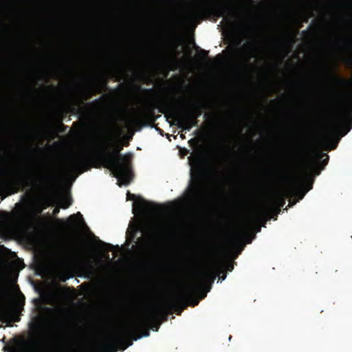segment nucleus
Here are the masks:
<instances>
[{"label": "nucleus", "instance_id": "nucleus-1", "mask_svg": "<svg viewBox=\"0 0 352 352\" xmlns=\"http://www.w3.org/2000/svg\"><path fill=\"white\" fill-rule=\"evenodd\" d=\"M127 198L133 200L132 210L135 218L129 226L128 234L133 236L144 224L150 222L160 231H166L171 227L172 218L168 212L159 211L154 204L129 192Z\"/></svg>", "mask_w": 352, "mask_h": 352}, {"label": "nucleus", "instance_id": "nucleus-2", "mask_svg": "<svg viewBox=\"0 0 352 352\" xmlns=\"http://www.w3.org/2000/svg\"><path fill=\"white\" fill-rule=\"evenodd\" d=\"M104 164L117 178L119 186L127 185L129 183L131 171L127 157H120L117 153H108L104 156Z\"/></svg>", "mask_w": 352, "mask_h": 352}, {"label": "nucleus", "instance_id": "nucleus-3", "mask_svg": "<svg viewBox=\"0 0 352 352\" xmlns=\"http://www.w3.org/2000/svg\"><path fill=\"white\" fill-rule=\"evenodd\" d=\"M56 225L61 230L68 231L74 229L82 228L84 221L82 214L78 212L75 214L71 215L67 220L58 219L56 220Z\"/></svg>", "mask_w": 352, "mask_h": 352}, {"label": "nucleus", "instance_id": "nucleus-4", "mask_svg": "<svg viewBox=\"0 0 352 352\" xmlns=\"http://www.w3.org/2000/svg\"><path fill=\"white\" fill-rule=\"evenodd\" d=\"M69 262L66 258H61L56 267L55 273L57 278L65 281L69 278Z\"/></svg>", "mask_w": 352, "mask_h": 352}, {"label": "nucleus", "instance_id": "nucleus-5", "mask_svg": "<svg viewBox=\"0 0 352 352\" xmlns=\"http://www.w3.org/2000/svg\"><path fill=\"white\" fill-rule=\"evenodd\" d=\"M190 166V173L192 177L198 176L201 172L200 162L198 159H189Z\"/></svg>", "mask_w": 352, "mask_h": 352}, {"label": "nucleus", "instance_id": "nucleus-6", "mask_svg": "<svg viewBox=\"0 0 352 352\" xmlns=\"http://www.w3.org/2000/svg\"><path fill=\"white\" fill-rule=\"evenodd\" d=\"M82 163V159L80 157H76L69 168L70 170L72 172L78 171L81 168Z\"/></svg>", "mask_w": 352, "mask_h": 352}, {"label": "nucleus", "instance_id": "nucleus-7", "mask_svg": "<svg viewBox=\"0 0 352 352\" xmlns=\"http://www.w3.org/2000/svg\"><path fill=\"white\" fill-rule=\"evenodd\" d=\"M227 10H228L227 5L224 3H220L217 8L216 14L219 16H223Z\"/></svg>", "mask_w": 352, "mask_h": 352}, {"label": "nucleus", "instance_id": "nucleus-8", "mask_svg": "<svg viewBox=\"0 0 352 352\" xmlns=\"http://www.w3.org/2000/svg\"><path fill=\"white\" fill-rule=\"evenodd\" d=\"M71 205V201L68 196L63 197L60 201V206L63 208H67Z\"/></svg>", "mask_w": 352, "mask_h": 352}, {"label": "nucleus", "instance_id": "nucleus-9", "mask_svg": "<svg viewBox=\"0 0 352 352\" xmlns=\"http://www.w3.org/2000/svg\"><path fill=\"white\" fill-rule=\"evenodd\" d=\"M351 129V125L349 123H344L342 126V130L344 129V131L341 134V136L346 135Z\"/></svg>", "mask_w": 352, "mask_h": 352}, {"label": "nucleus", "instance_id": "nucleus-10", "mask_svg": "<svg viewBox=\"0 0 352 352\" xmlns=\"http://www.w3.org/2000/svg\"><path fill=\"white\" fill-rule=\"evenodd\" d=\"M311 188V186H309L305 191L302 192V190H298L297 192L296 196L298 197V200L302 199L305 195V193L309 191Z\"/></svg>", "mask_w": 352, "mask_h": 352}, {"label": "nucleus", "instance_id": "nucleus-11", "mask_svg": "<svg viewBox=\"0 0 352 352\" xmlns=\"http://www.w3.org/2000/svg\"><path fill=\"white\" fill-rule=\"evenodd\" d=\"M184 129L187 131H189L191 129L193 123H192V121H188V122L184 123Z\"/></svg>", "mask_w": 352, "mask_h": 352}, {"label": "nucleus", "instance_id": "nucleus-12", "mask_svg": "<svg viewBox=\"0 0 352 352\" xmlns=\"http://www.w3.org/2000/svg\"><path fill=\"white\" fill-rule=\"evenodd\" d=\"M351 116V113L349 111H347L344 113V115L342 118V122H345L346 120H349L350 117Z\"/></svg>", "mask_w": 352, "mask_h": 352}, {"label": "nucleus", "instance_id": "nucleus-13", "mask_svg": "<svg viewBox=\"0 0 352 352\" xmlns=\"http://www.w3.org/2000/svg\"><path fill=\"white\" fill-rule=\"evenodd\" d=\"M226 269L228 270V271H232V269H233V265L231 264V263H229L226 265Z\"/></svg>", "mask_w": 352, "mask_h": 352}, {"label": "nucleus", "instance_id": "nucleus-14", "mask_svg": "<svg viewBox=\"0 0 352 352\" xmlns=\"http://www.w3.org/2000/svg\"><path fill=\"white\" fill-rule=\"evenodd\" d=\"M59 212V208L58 207H56L54 210H53V214L54 215H56V214H58Z\"/></svg>", "mask_w": 352, "mask_h": 352}, {"label": "nucleus", "instance_id": "nucleus-15", "mask_svg": "<svg viewBox=\"0 0 352 352\" xmlns=\"http://www.w3.org/2000/svg\"><path fill=\"white\" fill-rule=\"evenodd\" d=\"M226 276L224 274V275H223V276L220 278V279H221L222 280H225V279H226Z\"/></svg>", "mask_w": 352, "mask_h": 352}, {"label": "nucleus", "instance_id": "nucleus-16", "mask_svg": "<svg viewBox=\"0 0 352 352\" xmlns=\"http://www.w3.org/2000/svg\"><path fill=\"white\" fill-rule=\"evenodd\" d=\"M331 135H333V133L327 135V138H330Z\"/></svg>", "mask_w": 352, "mask_h": 352}, {"label": "nucleus", "instance_id": "nucleus-17", "mask_svg": "<svg viewBox=\"0 0 352 352\" xmlns=\"http://www.w3.org/2000/svg\"><path fill=\"white\" fill-rule=\"evenodd\" d=\"M131 344H132V342H131L128 346L124 347L122 350H125L126 347H128L129 346H130Z\"/></svg>", "mask_w": 352, "mask_h": 352}, {"label": "nucleus", "instance_id": "nucleus-18", "mask_svg": "<svg viewBox=\"0 0 352 352\" xmlns=\"http://www.w3.org/2000/svg\"><path fill=\"white\" fill-rule=\"evenodd\" d=\"M87 265H88L90 267H92V266H91V263H90V262H87Z\"/></svg>", "mask_w": 352, "mask_h": 352}, {"label": "nucleus", "instance_id": "nucleus-19", "mask_svg": "<svg viewBox=\"0 0 352 352\" xmlns=\"http://www.w3.org/2000/svg\"><path fill=\"white\" fill-rule=\"evenodd\" d=\"M329 147V148H333L335 147V145H331Z\"/></svg>", "mask_w": 352, "mask_h": 352}, {"label": "nucleus", "instance_id": "nucleus-20", "mask_svg": "<svg viewBox=\"0 0 352 352\" xmlns=\"http://www.w3.org/2000/svg\"><path fill=\"white\" fill-rule=\"evenodd\" d=\"M204 296H205V294H203V295L201 296V298H204Z\"/></svg>", "mask_w": 352, "mask_h": 352}]
</instances>
